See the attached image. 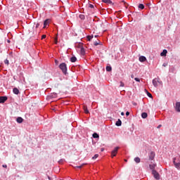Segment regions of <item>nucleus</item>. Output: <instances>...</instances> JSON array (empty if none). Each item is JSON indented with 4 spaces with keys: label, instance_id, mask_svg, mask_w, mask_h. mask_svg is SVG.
Masks as SVG:
<instances>
[{
    "label": "nucleus",
    "instance_id": "nucleus-17",
    "mask_svg": "<svg viewBox=\"0 0 180 180\" xmlns=\"http://www.w3.org/2000/svg\"><path fill=\"white\" fill-rule=\"evenodd\" d=\"M102 44V42H101V41H99V40H97V41H94V46H99V44Z\"/></svg>",
    "mask_w": 180,
    "mask_h": 180
},
{
    "label": "nucleus",
    "instance_id": "nucleus-13",
    "mask_svg": "<svg viewBox=\"0 0 180 180\" xmlns=\"http://www.w3.org/2000/svg\"><path fill=\"white\" fill-rule=\"evenodd\" d=\"M155 167H156L155 164H152L149 165V168L150 169H152V171H154L155 169Z\"/></svg>",
    "mask_w": 180,
    "mask_h": 180
},
{
    "label": "nucleus",
    "instance_id": "nucleus-25",
    "mask_svg": "<svg viewBox=\"0 0 180 180\" xmlns=\"http://www.w3.org/2000/svg\"><path fill=\"white\" fill-rule=\"evenodd\" d=\"M87 39H88L89 41H91V40H92V39H94V35L87 36Z\"/></svg>",
    "mask_w": 180,
    "mask_h": 180
},
{
    "label": "nucleus",
    "instance_id": "nucleus-33",
    "mask_svg": "<svg viewBox=\"0 0 180 180\" xmlns=\"http://www.w3.org/2000/svg\"><path fill=\"white\" fill-rule=\"evenodd\" d=\"M84 165H85V164H82V165L80 166H77L76 168H82L84 167Z\"/></svg>",
    "mask_w": 180,
    "mask_h": 180
},
{
    "label": "nucleus",
    "instance_id": "nucleus-47",
    "mask_svg": "<svg viewBox=\"0 0 180 180\" xmlns=\"http://www.w3.org/2000/svg\"><path fill=\"white\" fill-rule=\"evenodd\" d=\"M95 37H98V36H97V35H95Z\"/></svg>",
    "mask_w": 180,
    "mask_h": 180
},
{
    "label": "nucleus",
    "instance_id": "nucleus-9",
    "mask_svg": "<svg viewBox=\"0 0 180 180\" xmlns=\"http://www.w3.org/2000/svg\"><path fill=\"white\" fill-rule=\"evenodd\" d=\"M176 110L180 112V102L176 103Z\"/></svg>",
    "mask_w": 180,
    "mask_h": 180
},
{
    "label": "nucleus",
    "instance_id": "nucleus-40",
    "mask_svg": "<svg viewBox=\"0 0 180 180\" xmlns=\"http://www.w3.org/2000/svg\"><path fill=\"white\" fill-rule=\"evenodd\" d=\"M3 167H4V168H7L8 166H7L6 165H3Z\"/></svg>",
    "mask_w": 180,
    "mask_h": 180
},
{
    "label": "nucleus",
    "instance_id": "nucleus-26",
    "mask_svg": "<svg viewBox=\"0 0 180 180\" xmlns=\"http://www.w3.org/2000/svg\"><path fill=\"white\" fill-rule=\"evenodd\" d=\"M138 8L139 9H144V4H139Z\"/></svg>",
    "mask_w": 180,
    "mask_h": 180
},
{
    "label": "nucleus",
    "instance_id": "nucleus-28",
    "mask_svg": "<svg viewBox=\"0 0 180 180\" xmlns=\"http://www.w3.org/2000/svg\"><path fill=\"white\" fill-rule=\"evenodd\" d=\"M81 53L82 55L85 54V49H84V48H81Z\"/></svg>",
    "mask_w": 180,
    "mask_h": 180
},
{
    "label": "nucleus",
    "instance_id": "nucleus-20",
    "mask_svg": "<svg viewBox=\"0 0 180 180\" xmlns=\"http://www.w3.org/2000/svg\"><path fill=\"white\" fill-rule=\"evenodd\" d=\"M47 25H49V20H46L44 22V29L46 28V27L47 26Z\"/></svg>",
    "mask_w": 180,
    "mask_h": 180
},
{
    "label": "nucleus",
    "instance_id": "nucleus-32",
    "mask_svg": "<svg viewBox=\"0 0 180 180\" xmlns=\"http://www.w3.org/2000/svg\"><path fill=\"white\" fill-rule=\"evenodd\" d=\"M148 96L149 98H153V95L150 93H149V92H148Z\"/></svg>",
    "mask_w": 180,
    "mask_h": 180
},
{
    "label": "nucleus",
    "instance_id": "nucleus-34",
    "mask_svg": "<svg viewBox=\"0 0 180 180\" xmlns=\"http://www.w3.org/2000/svg\"><path fill=\"white\" fill-rule=\"evenodd\" d=\"M134 79L136 81V82H140L139 77H135Z\"/></svg>",
    "mask_w": 180,
    "mask_h": 180
},
{
    "label": "nucleus",
    "instance_id": "nucleus-18",
    "mask_svg": "<svg viewBox=\"0 0 180 180\" xmlns=\"http://www.w3.org/2000/svg\"><path fill=\"white\" fill-rule=\"evenodd\" d=\"M116 126H122V120H118L117 122H116Z\"/></svg>",
    "mask_w": 180,
    "mask_h": 180
},
{
    "label": "nucleus",
    "instance_id": "nucleus-8",
    "mask_svg": "<svg viewBox=\"0 0 180 180\" xmlns=\"http://www.w3.org/2000/svg\"><path fill=\"white\" fill-rule=\"evenodd\" d=\"M168 51H167V49H164L162 52L160 53L161 57H165Z\"/></svg>",
    "mask_w": 180,
    "mask_h": 180
},
{
    "label": "nucleus",
    "instance_id": "nucleus-4",
    "mask_svg": "<svg viewBox=\"0 0 180 180\" xmlns=\"http://www.w3.org/2000/svg\"><path fill=\"white\" fill-rule=\"evenodd\" d=\"M152 174L153 175L154 178L156 179L157 180L160 179V173H158L157 171L153 170Z\"/></svg>",
    "mask_w": 180,
    "mask_h": 180
},
{
    "label": "nucleus",
    "instance_id": "nucleus-22",
    "mask_svg": "<svg viewBox=\"0 0 180 180\" xmlns=\"http://www.w3.org/2000/svg\"><path fill=\"white\" fill-rule=\"evenodd\" d=\"M79 19H81L82 20H85V15H84L80 14V15H79Z\"/></svg>",
    "mask_w": 180,
    "mask_h": 180
},
{
    "label": "nucleus",
    "instance_id": "nucleus-14",
    "mask_svg": "<svg viewBox=\"0 0 180 180\" xmlns=\"http://www.w3.org/2000/svg\"><path fill=\"white\" fill-rule=\"evenodd\" d=\"M83 109L84 110V113L86 114L89 113V110H88V107H86V105H83Z\"/></svg>",
    "mask_w": 180,
    "mask_h": 180
},
{
    "label": "nucleus",
    "instance_id": "nucleus-7",
    "mask_svg": "<svg viewBox=\"0 0 180 180\" xmlns=\"http://www.w3.org/2000/svg\"><path fill=\"white\" fill-rule=\"evenodd\" d=\"M175 160L176 158H174L173 163L174 164V167H176L177 169H180V162L176 163V162H175Z\"/></svg>",
    "mask_w": 180,
    "mask_h": 180
},
{
    "label": "nucleus",
    "instance_id": "nucleus-16",
    "mask_svg": "<svg viewBox=\"0 0 180 180\" xmlns=\"http://www.w3.org/2000/svg\"><path fill=\"white\" fill-rule=\"evenodd\" d=\"M70 61L71 63H75V61H77V57L72 56V58H70Z\"/></svg>",
    "mask_w": 180,
    "mask_h": 180
},
{
    "label": "nucleus",
    "instance_id": "nucleus-43",
    "mask_svg": "<svg viewBox=\"0 0 180 180\" xmlns=\"http://www.w3.org/2000/svg\"><path fill=\"white\" fill-rule=\"evenodd\" d=\"M131 78H134V75H131Z\"/></svg>",
    "mask_w": 180,
    "mask_h": 180
},
{
    "label": "nucleus",
    "instance_id": "nucleus-30",
    "mask_svg": "<svg viewBox=\"0 0 180 180\" xmlns=\"http://www.w3.org/2000/svg\"><path fill=\"white\" fill-rule=\"evenodd\" d=\"M58 43V38L56 37H55V44H57Z\"/></svg>",
    "mask_w": 180,
    "mask_h": 180
},
{
    "label": "nucleus",
    "instance_id": "nucleus-41",
    "mask_svg": "<svg viewBox=\"0 0 180 180\" xmlns=\"http://www.w3.org/2000/svg\"><path fill=\"white\" fill-rule=\"evenodd\" d=\"M121 115H122V116H124V112H121Z\"/></svg>",
    "mask_w": 180,
    "mask_h": 180
},
{
    "label": "nucleus",
    "instance_id": "nucleus-24",
    "mask_svg": "<svg viewBox=\"0 0 180 180\" xmlns=\"http://www.w3.org/2000/svg\"><path fill=\"white\" fill-rule=\"evenodd\" d=\"M106 71H108V72H110V71H112V67L111 66H107L106 67Z\"/></svg>",
    "mask_w": 180,
    "mask_h": 180
},
{
    "label": "nucleus",
    "instance_id": "nucleus-44",
    "mask_svg": "<svg viewBox=\"0 0 180 180\" xmlns=\"http://www.w3.org/2000/svg\"><path fill=\"white\" fill-rule=\"evenodd\" d=\"M162 66H163V67H167V65H166L165 63H164V64L162 65Z\"/></svg>",
    "mask_w": 180,
    "mask_h": 180
},
{
    "label": "nucleus",
    "instance_id": "nucleus-36",
    "mask_svg": "<svg viewBox=\"0 0 180 180\" xmlns=\"http://www.w3.org/2000/svg\"><path fill=\"white\" fill-rule=\"evenodd\" d=\"M89 8H91V9L94 8V5L93 4H89Z\"/></svg>",
    "mask_w": 180,
    "mask_h": 180
},
{
    "label": "nucleus",
    "instance_id": "nucleus-48",
    "mask_svg": "<svg viewBox=\"0 0 180 180\" xmlns=\"http://www.w3.org/2000/svg\"><path fill=\"white\" fill-rule=\"evenodd\" d=\"M49 179H50V177H49Z\"/></svg>",
    "mask_w": 180,
    "mask_h": 180
},
{
    "label": "nucleus",
    "instance_id": "nucleus-19",
    "mask_svg": "<svg viewBox=\"0 0 180 180\" xmlns=\"http://www.w3.org/2000/svg\"><path fill=\"white\" fill-rule=\"evenodd\" d=\"M134 161H135V162L139 164L140 162V161H141V159H140V158L136 157V158H134Z\"/></svg>",
    "mask_w": 180,
    "mask_h": 180
},
{
    "label": "nucleus",
    "instance_id": "nucleus-11",
    "mask_svg": "<svg viewBox=\"0 0 180 180\" xmlns=\"http://www.w3.org/2000/svg\"><path fill=\"white\" fill-rule=\"evenodd\" d=\"M17 123H23V118L18 117L16 120Z\"/></svg>",
    "mask_w": 180,
    "mask_h": 180
},
{
    "label": "nucleus",
    "instance_id": "nucleus-42",
    "mask_svg": "<svg viewBox=\"0 0 180 180\" xmlns=\"http://www.w3.org/2000/svg\"><path fill=\"white\" fill-rule=\"evenodd\" d=\"M55 63H56V64H58V60H55Z\"/></svg>",
    "mask_w": 180,
    "mask_h": 180
},
{
    "label": "nucleus",
    "instance_id": "nucleus-5",
    "mask_svg": "<svg viewBox=\"0 0 180 180\" xmlns=\"http://www.w3.org/2000/svg\"><path fill=\"white\" fill-rule=\"evenodd\" d=\"M8 101L7 96H0V103H5Z\"/></svg>",
    "mask_w": 180,
    "mask_h": 180
},
{
    "label": "nucleus",
    "instance_id": "nucleus-3",
    "mask_svg": "<svg viewBox=\"0 0 180 180\" xmlns=\"http://www.w3.org/2000/svg\"><path fill=\"white\" fill-rule=\"evenodd\" d=\"M119 148L120 147L117 146L114 148V150L111 152V158H113V157H116V155L117 154V151H119Z\"/></svg>",
    "mask_w": 180,
    "mask_h": 180
},
{
    "label": "nucleus",
    "instance_id": "nucleus-21",
    "mask_svg": "<svg viewBox=\"0 0 180 180\" xmlns=\"http://www.w3.org/2000/svg\"><path fill=\"white\" fill-rule=\"evenodd\" d=\"M93 137L94 139H99V134H98L97 133H94L93 134Z\"/></svg>",
    "mask_w": 180,
    "mask_h": 180
},
{
    "label": "nucleus",
    "instance_id": "nucleus-2",
    "mask_svg": "<svg viewBox=\"0 0 180 180\" xmlns=\"http://www.w3.org/2000/svg\"><path fill=\"white\" fill-rule=\"evenodd\" d=\"M59 68L61 70V71L65 74V75L67 74V64L65 63H63L59 65Z\"/></svg>",
    "mask_w": 180,
    "mask_h": 180
},
{
    "label": "nucleus",
    "instance_id": "nucleus-12",
    "mask_svg": "<svg viewBox=\"0 0 180 180\" xmlns=\"http://www.w3.org/2000/svg\"><path fill=\"white\" fill-rule=\"evenodd\" d=\"M13 92L15 94V95H19V89H18V88H14L13 89Z\"/></svg>",
    "mask_w": 180,
    "mask_h": 180
},
{
    "label": "nucleus",
    "instance_id": "nucleus-37",
    "mask_svg": "<svg viewBox=\"0 0 180 180\" xmlns=\"http://www.w3.org/2000/svg\"><path fill=\"white\" fill-rule=\"evenodd\" d=\"M43 39H46V34L42 35L41 39L43 40Z\"/></svg>",
    "mask_w": 180,
    "mask_h": 180
},
{
    "label": "nucleus",
    "instance_id": "nucleus-15",
    "mask_svg": "<svg viewBox=\"0 0 180 180\" xmlns=\"http://www.w3.org/2000/svg\"><path fill=\"white\" fill-rule=\"evenodd\" d=\"M147 116H148V115L147 114V112H143V113L141 114V117H142L143 119H147Z\"/></svg>",
    "mask_w": 180,
    "mask_h": 180
},
{
    "label": "nucleus",
    "instance_id": "nucleus-39",
    "mask_svg": "<svg viewBox=\"0 0 180 180\" xmlns=\"http://www.w3.org/2000/svg\"><path fill=\"white\" fill-rule=\"evenodd\" d=\"M162 127V125L159 124V125L158 126V129H160Z\"/></svg>",
    "mask_w": 180,
    "mask_h": 180
},
{
    "label": "nucleus",
    "instance_id": "nucleus-10",
    "mask_svg": "<svg viewBox=\"0 0 180 180\" xmlns=\"http://www.w3.org/2000/svg\"><path fill=\"white\" fill-rule=\"evenodd\" d=\"M147 58L145 56H140L139 57V61L141 63H144V61H146Z\"/></svg>",
    "mask_w": 180,
    "mask_h": 180
},
{
    "label": "nucleus",
    "instance_id": "nucleus-27",
    "mask_svg": "<svg viewBox=\"0 0 180 180\" xmlns=\"http://www.w3.org/2000/svg\"><path fill=\"white\" fill-rule=\"evenodd\" d=\"M98 157H99L98 154H96L93 158L92 160H96L98 158Z\"/></svg>",
    "mask_w": 180,
    "mask_h": 180
},
{
    "label": "nucleus",
    "instance_id": "nucleus-6",
    "mask_svg": "<svg viewBox=\"0 0 180 180\" xmlns=\"http://www.w3.org/2000/svg\"><path fill=\"white\" fill-rule=\"evenodd\" d=\"M155 157V153L150 152V154H149V160L153 161V160H154Z\"/></svg>",
    "mask_w": 180,
    "mask_h": 180
},
{
    "label": "nucleus",
    "instance_id": "nucleus-45",
    "mask_svg": "<svg viewBox=\"0 0 180 180\" xmlns=\"http://www.w3.org/2000/svg\"><path fill=\"white\" fill-rule=\"evenodd\" d=\"M124 161H125V162H127V160L125 159Z\"/></svg>",
    "mask_w": 180,
    "mask_h": 180
},
{
    "label": "nucleus",
    "instance_id": "nucleus-38",
    "mask_svg": "<svg viewBox=\"0 0 180 180\" xmlns=\"http://www.w3.org/2000/svg\"><path fill=\"white\" fill-rule=\"evenodd\" d=\"M130 115V112H129V111H127V112H126V116H129Z\"/></svg>",
    "mask_w": 180,
    "mask_h": 180
},
{
    "label": "nucleus",
    "instance_id": "nucleus-23",
    "mask_svg": "<svg viewBox=\"0 0 180 180\" xmlns=\"http://www.w3.org/2000/svg\"><path fill=\"white\" fill-rule=\"evenodd\" d=\"M104 4H112V1L110 0H102Z\"/></svg>",
    "mask_w": 180,
    "mask_h": 180
},
{
    "label": "nucleus",
    "instance_id": "nucleus-31",
    "mask_svg": "<svg viewBox=\"0 0 180 180\" xmlns=\"http://www.w3.org/2000/svg\"><path fill=\"white\" fill-rule=\"evenodd\" d=\"M40 27V23H37L36 25V29H39V27Z\"/></svg>",
    "mask_w": 180,
    "mask_h": 180
},
{
    "label": "nucleus",
    "instance_id": "nucleus-29",
    "mask_svg": "<svg viewBox=\"0 0 180 180\" xmlns=\"http://www.w3.org/2000/svg\"><path fill=\"white\" fill-rule=\"evenodd\" d=\"M4 63L6 64V65H9V60L8 59H6L4 60Z\"/></svg>",
    "mask_w": 180,
    "mask_h": 180
},
{
    "label": "nucleus",
    "instance_id": "nucleus-1",
    "mask_svg": "<svg viewBox=\"0 0 180 180\" xmlns=\"http://www.w3.org/2000/svg\"><path fill=\"white\" fill-rule=\"evenodd\" d=\"M153 85L155 86V88H157L158 85H162V81L160 79V77L155 78L152 81Z\"/></svg>",
    "mask_w": 180,
    "mask_h": 180
},
{
    "label": "nucleus",
    "instance_id": "nucleus-35",
    "mask_svg": "<svg viewBox=\"0 0 180 180\" xmlns=\"http://www.w3.org/2000/svg\"><path fill=\"white\" fill-rule=\"evenodd\" d=\"M120 86H124V83H123V82H120Z\"/></svg>",
    "mask_w": 180,
    "mask_h": 180
},
{
    "label": "nucleus",
    "instance_id": "nucleus-46",
    "mask_svg": "<svg viewBox=\"0 0 180 180\" xmlns=\"http://www.w3.org/2000/svg\"><path fill=\"white\" fill-rule=\"evenodd\" d=\"M10 42H11V41L8 40V43H10Z\"/></svg>",
    "mask_w": 180,
    "mask_h": 180
}]
</instances>
